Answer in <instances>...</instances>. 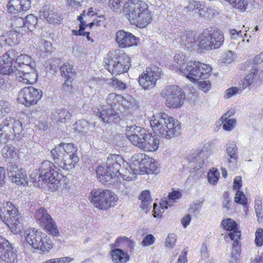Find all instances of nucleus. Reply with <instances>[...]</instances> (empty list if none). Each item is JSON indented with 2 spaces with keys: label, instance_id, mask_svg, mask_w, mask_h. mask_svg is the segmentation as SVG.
Segmentation results:
<instances>
[{
  "label": "nucleus",
  "instance_id": "7c9ffc66",
  "mask_svg": "<svg viewBox=\"0 0 263 263\" xmlns=\"http://www.w3.org/2000/svg\"><path fill=\"white\" fill-rule=\"evenodd\" d=\"M36 233L37 231L34 229H30L26 231V241L32 247H39L41 242L42 238Z\"/></svg>",
  "mask_w": 263,
  "mask_h": 263
},
{
  "label": "nucleus",
  "instance_id": "6e6552de",
  "mask_svg": "<svg viewBox=\"0 0 263 263\" xmlns=\"http://www.w3.org/2000/svg\"><path fill=\"white\" fill-rule=\"evenodd\" d=\"M209 37V31L208 29H206L198 37L197 41L192 32L190 31L183 33L177 40H178V42L180 43L182 47L186 48L189 51L191 52L197 47L200 49L209 50V44L208 45L206 44V41Z\"/></svg>",
  "mask_w": 263,
  "mask_h": 263
},
{
  "label": "nucleus",
  "instance_id": "2eb2a0df",
  "mask_svg": "<svg viewBox=\"0 0 263 263\" xmlns=\"http://www.w3.org/2000/svg\"><path fill=\"white\" fill-rule=\"evenodd\" d=\"M125 131L127 139L135 146L144 140L143 137L147 134L145 129L136 125V119L127 120Z\"/></svg>",
  "mask_w": 263,
  "mask_h": 263
},
{
  "label": "nucleus",
  "instance_id": "cd10ccee",
  "mask_svg": "<svg viewBox=\"0 0 263 263\" xmlns=\"http://www.w3.org/2000/svg\"><path fill=\"white\" fill-rule=\"evenodd\" d=\"M144 158H142L140 163L141 166L143 165L147 173H157L159 172V167L157 162L153 158H145L146 155L144 156Z\"/></svg>",
  "mask_w": 263,
  "mask_h": 263
},
{
  "label": "nucleus",
  "instance_id": "a18cd8bd",
  "mask_svg": "<svg viewBox=\"0 0 263 263\" xmlns=\"http://www.w3.org/2000/svg\"><path fill=\"white\" fill-rule=\"evenodd\" d=\"M201 6L200 2L196 1H190L188 5L185 8L186 12H194L198 13L200 11L199 8Z\"/></svg>",
  "mask_w": 263,
  "mask_h": 263
},
{
  "label": "nucleus",
  "instance_id": "13d9d810",
  "mask_svg": "<svg viewBox=\"0 0 263 263\" xmlns=\"http://www.w3.org/2000/svg\"><path fill=\"white\" fill-rule=\"evenodd\" d=\"M73 80L66 79L63 83L61 87V90L65 94H69L71 92L72 87V82Z\"/></svg>",
  "mask_w": 263,
  "mask_h": 263
},
{
  "label": "nucleus",
  "instance_id": "f257e3e1",
  "mask_svg": "<svg viewBox=\"0 0 263 263\" xmlns=\"http://www.w3.org/2000/svg\"><path fill=\"white\" fill-rule=\"evenodd\" d=\"M123 13L132 24L143 28L151 21L147 4L140 0H128L124 5Z\"/></svg>",
  "mask_w": 263,
  "mask_h": 263
},
{
  "label": "nucleus",
  "instance_id": "dca6fc26",
  "mask_svg": "<svg viewBox=\"0 0 263 263\" xmlns=\"http://www.w3.org/2000/svg\"><path fill=\"white\" fill-rule=\"evenodd\" d=\"M210 154V149L203 147L201 149H197L192 153L187 158V161L193 171L200 169L204 163L205 159H207Z\"/></svg>",
  "mask_w": 263,
  "mask_h": 263
},
{
  "label": "nucleus",
  "instance_id": "4c0bfd02",
  "mask_svg": "<svg viewBox=\"0 0 263 263\" xmlns=\"http://www.w3.org/2000/svg\"><path fill=\"white\" fill-rule=\"evenodd\" d=\"M51 153L55 163L58 166L59 164H61L62 161H63L66 155L62 146L60 144L58 145L51 151Z\"/></svg>",
  "mask_w": 263,
  "mask_h": 263
},
{
  "label": "nucleus",
  "instance_id": "0eeeda50",
  "mask_svg": "<svg viewBox=\"0 0 263 263\" xmlns=\"http://www.w3.org/2000/svg\"><path fill=\"white\" fill-rule=\"evenodd\" d=\"M130 57L126 54H108L104 59L105 67L116 75L126 72L130 66Z\"/></svg>",
  "mask_w": 263,
  "mask_h": 263
},
{
  "label": "nucleus",
  "instance_id": "774afa93",
  "mask_svg": "<svg viewBox=\"0 0 263 263\" xmlns=\"http://www.w3.org/2000/svg\"><path fill=\"white\" fill-rule=\"evenodd\" d=\"M250 263H263V251L260 249L254 259H251Z\"/></svg>",
  "mask_w": 263,
  "mask_h": 263
},
{
  "label": "nucleus",
  "instance_id": "1a4fd4ad",
  "mask_svg": "<svg viewBox=\"0 0 263 263\" xmlns=\"http://www.w3.org/2000/svg\"><path fill=\"white\" fill-rule=\"evenodd\" d=\"M89 198L91 203L96 208L103 210L114 206L118 200L117 196L112 195L108 190H93L90 193Z\"/></svg>",
  "mask_w": 263,
  "mask_h": 263
},
{
  "label": "nucleus",
  "instance_id": "7ed1b4c3",
  "mask_svg": "<svg viewBox=\"0 0 263 263\" xmlns=\"http://www.w3.org/2000/svg\"><path fill=\"white\" fill-rule=\"evenodd\" d=\"M184 58L179 54L174 56V60L181 66L179 71L192 82H195L200 79H206L212 70L210 66L201 63L196 61H190L185 64L184 63Z\"/></svg>",
  "mask_w": 263,
  "mask_h": 263
},
{
  "label": "nucleus",
  "instance_id": "f03ea898",
  "mask_svg": "<svg viewBox=\"0 0 263 263\" xmlns=\"http://www.w3.org/2000/svg\"><path fill=\"white\" fill-rule=\"evenodd\" d=\"M150 124L155 134L167 139L178 135L181 129L180 122L165 113L160 112L154 115Z\"/></svg>",
  "mask_w": 263,
  "mask_h": 263
},
{
  "label": "nucleus",
  "instance_id": "e2e57ef3",
  "mask_svg": "<svg viewBox=\"0 0 263 263\" xmlns=\"http://www.w3.org/2000/svg\"><path fill=\"white\" fill-rule=\"evenodd\" d=\"M123 0H109L108 6L114 11H117L120 9Z\"/></svg>",
  "mask_w": 263,
  "mask_h": 263
},
{
  "label": "nucleus",
  "instance_id": "393cba45",
  "mask_svg": "<svg viewBox=\"0 0 263 263\" xmlns=\"http://www.w3.org/2000/svg\"><path fill=\"white\" fill-rule=\"evenodd\" d=\"M0 258L6 263H13L17 260L16 250L13 248H0Z\"/></svg>",
  "mask_w": 263,
  "mask_h": 263
},
{
  "label": "nucleus",
  "instance_id": "680f3d73",
  "mask_svg": "<svg viewBox=\"0 0 263 263\" xmlns=\"http://www.w3.org/2000/svg\"><path fill=\"white\" fill-rule=\"evenodd\" d=\"M255 243L257 246L260 247L263 242V229L261 228L257 229L255 233Z\"/></svg>",
  "mask_w": 263,
  "mask_h": 263
},
{
  "label": "nucleus",
  "instance_id": "e433bc0d",
  "mask_svg": "<svg viewBox=\"0 0 263 263\" xmlns=\"http://www.w3.org/2000/svg\"><path fill=\"white\" fill-rule=\"evenodd\" d=\"M17 55V52L11 49L6 53L4 54L0 58V63H6L9 65H13V63L15 62V59Z\"/></svg>",
  "mask_w": 263,
  "mask_h": 263
},
{
  "label": "nucleus",
  "instance_id": "de8ad7c7",
  "mask_svg": "<svg viewBox=\"0 0 263 263\" xmlns=\"http://www.w3.org/2000/svg\"><path fill=\"white\" fill-rule=\"evenodd\" d=\"M109 84L110 86L115 87L118 90H124L126 88V84L116 78L110 79Z\"/></svg>",
  "mask_w": 263,
  "mask_h": 263
},
{
  "label": "nucleus",
  "instance_id": "bf43d9fd",
  "mask_svg": "<svg viewBox=\"0 0 263 263\" xmlns=\"http://www.w3.org/2000/svg\"><path fill=\"white\" fill-rule=\"evenodd\" d=\"M257 68L255 66L250 70L249 73L246 77V80L251 84H252L257 76Z\"/></svg>",
  "mask_w": 263,
  "mask_h": 263
},
{
  "label": "nucleus",
  "instance_id": "052dcab7",
  "mask_svg": "<svg viewBox=\"0 0 263 263\" xmlns=\"http://www.w3.org/2000/svg\"><path fill=\"white\" fill-rule=\"evenodd\" d=\"M240 92L237 87H232L226 90L224 98H230L233 96L240 93Z\"/></svg>",
  "mask_w": 263,
  "mask_h": 263
},
{
  "label": "nucleus",
  "instance_id": "72a5a7b5",
  "mask_svg": "<svg viewBox=\"0 0 263 263\" xmlns=\"http://www.w3.org/2000/svg\"><path fill=\"white\" fill-rule=\"evenodd\" d=\"M112 260L117 263H124L129 260V256L122 250L117 248L111 253Z\"/></svg>",
  "mask_w": 263,
  "mask_h": 263
},
{
  "label": "nucleus",
  "instance_id": "bb28decb",
  "mask_svg": "<svg viewBox=\"0 0 263 263\" xmlns=\"http://www.w3.org/2000/svg\"><path fill=\"white\" fill-rule=\"evenodd\" d=\"M71 114L65 108L56 109L52 112V119L58 123H65L70 119Z\"/></svg>",
  "mask_w": 263,
  "mask_h": 263
},
{
  "label": "nucleus",
  "instance_id": "4be33fe9",
  "mask_svg": "<svg viewBox=\"0 0 263 263\" xmlns=\"http://www.w3.org/2000/svg\"><path fill=\"white\" fill-rule=\"evenodd\" d=\"M104 122L117 123L120 117L119 112L115 111L114 108L103 109L99 111L97 115Z\"/></svg>",
  "mask_w": 263,
  "mask_h": 263
},
{
  "label": "nucleus",
  "instance_id": "864d4df0",
  "mask_svg": "<svg viewBox=\"0 0 263 263\" xmlns=\"http://www.w3.org/2000/svg\"><path fill=\"white\" fill-rule=\"evenodd\" d=\"M230 4L233 7L242 10H245L248 6V2L246 0H232Z\"/></svg>",
  "mask_w": 263,
  "mask_h": 263
},
{
  "label": "nucleus",
  "instance_id": "603ef678",
  "mask_svg": "<svg viewBox=\"0 0 263 263\" xmlns=\"http://www.w3.org/2000/svg\"><path fill=\"white\" fill-rule=\"evenodd\" d=\"M60 145L62 146L65 154H74V153L77 151L76 147L74 146V144L72 143H61Z\"/></svg>",
  "mask_w": 263,
  "mask_h": 263
},
{
  "label": "nucleus",
  "instance_id": "5fc2aeb1",
  "mask_svg": "<svg viewBox=\"0 0 263 263\" xmlns=\"http://www.w3.org/2000/svg\"><path fill=\"white\" fill-rule=\"evenodd\" d=\"M234 201L243 205H245L247 203L245 195L242 192L239 191H237L235 194Z\"/></svg>",
  "mask_w": 263,
  "mask_h": 263
},
{
  "label": "nucleus",
  "instance_id": "c756f323",
  "mask_svg": "<svg viewBox=\"0 0 263 263\" xmlns=\"http://www.w3.org/2000/svg\"><path fill=\"white\" fill-rule=\"evenodd\" d=\"M99 181L102 183L109 181L114 176L111 171L107 168V165L98 166L96 171Z\"/></svg>",
  "mask_w": 263,
  "mask_h": 263
},
{
  "label": "nucleus",
  "instance_id": "338daca9",
  "mask_svg": "<svg viewBox=\"0 0 263 263\" xmlns=\"http://www.w3.org/2000/svg\"><path fill=\"white\" fill-rule=\"evenodd\" d=\"M198 87L200 89L204 92H206L210 90L211 88V83L209 80H203L198 82Z\"/></svg>",
  "mask_w": 263,
  "mask_h": 263
},
{
  "label": "nucleus",
  "instance_id": "58836bf2",
  "mask_svg": "<svg viewBox=\"0 0 263 263\" xmlns=\"http://www.w3.org/2000/svg\"><path fill=\"white\" fill-rule=\"evenodd\" d=\"M121 100H122V97L121 95L112 92L107 96L106 102L108 106L115 109V108L119 104Z\"/></svg>",
  "mask_w": 263,
  "mask_h": 263
},
{
  "label": "nucleus",
  "instance_id": "aec40b11",
  "mask_svg": "<svg viewBox=\"0 0 263 263\" xmlns=\"http://www.w3.org/2000/svg\"><path fill=\"white\" fill-rule=\"evenodd\" d=\"M30 71L16 69L15 77L17 80L24 84H33L36 82L37 73L34 68H29Z\"/></svg>",
  "mask_w": 263,
  "mask_h": 263
},
{
  "label": "nucleus",
  "instance_id": "a878e982",
  "mask_svg": "<svg viewBox=\"0 0 263 263\" xmlns=\"http://www.w3.org/2000/svg\"><path fill=\"white\" fill-rule=\"evenodd\" d=\"M20 41V35L15 31L10 30L7 32L5 35L0 36V43L4 42V44L8 45L9 46H13L18 43Z\"/></svg>",
  "mask_w": 263,
  "mask_h": 263
},
{
  "label": "nucleus",
  "instance_id": "a19ab883",
  "mask_svg": "<svg viewBox=\"0 0 263 263\" xmlns=\"http://www.w3.org/2000/svg\"><path fill=\"white\" fill-rule=\"evenodd\" d=\"M181 196V194L179 192L174 191L173 192L170 193L167 196V200L165 202H163L165 205H163L161 203L162 208L167 209V205L171 206L174 202H175L176 199L180 198Z\"/></svg>",
  "mask_w": 263,
  "mask_h": 263
},
{
  "label": "nucleus",
  "instance_id": "f3484780",
  "mask_svg": "<svg viewBox=\"0 0 263 263\" xmlns=\"http://www.w3.org/2000/svg\"><path fill=\"white\" fill-rule=\"evenodd\" d=\"M221 225L224 229L230 231L227 237L226 235H223V237L233 241L232 247L240 246L239 240L240 238L241 232L238 230L236 222L232 219L228 218L222 220Z\"/></svg>",
  "mask_w": 263,
  "mask_h": 263
},
{
  "label": "nucleus",
  "instance_id": "a211bd4d",
  "mask_svg": "<svg viewBox=\"0 0 263 263\" xmlns=\"http://www.w3.org/2000/svg\"><path fill=\"white\" fill-rule=\"evenodd\" d=\"M139 38L129 32L120 30L116 32V41L120 48H125L137 44Z\"/></svg>",
  "mask_w": 263,
  "mask_h": 263
},
{
  "label": "nucleus",
  "instance_id": "9d476101",
  "mask_svg": "<svg viewBox=\"0 0 263 263\" xmlns=\"http://www.w3.org/2000/svg\"><path fill=\"white\" fill-rule=\"evenodd\" d=\"M161 95L165 99V105L169 108H180L185 99L183 90L174 85L166 86L161 92Z\"/></svg>",
  "mask_w": 263,
  "mask_h": 263
},
{
  "label": "nucleus",
  "instance_id": "39448f33",
  "mask_svg": "<svg viewBox=\"0 0 263 263\" xmlns=\"http://www.w3.org/2000/svg\"><path fill=\"white\" fill-rule=\"evenodd\" d=\"M23 131L21 122L16 118L9 116L0 123V143H6L9 139L18 138Z\"/></svg>",
  "mask_w": 263,
  "mask_h": 263
},
{
  "label": "nucleus",
  "instance_id": "473e14b6",
  "mask_svg": "<svg viewBox=\"0 0 263 263\" xmlns=\"http://www.w3.org/2000/svg\"><path fill=\"white\" fill-rule=\"evenodd\" d=\"M139 199L141 200V208L145 213H147L151 208L152 200L149 191L147 190L142 191L139 197Z\"/></svg>",
  "mask_w": 263,
  "mask_h": 263
},
{
  "label": "nucleus",
  "instance_id": "37998d69",
  "mask_svg": "<svg viewBox=\"0 0 263 263\" xmlns=\"http://www.w3.org/2000/svg\"><path fill=\"white\" fill-rule=\"evenodd\" d=\"M16 69L15 66L13 68L12 65H9L8 64L0 63V72L5 75H12L15 76V72Z\"/></svg>",
  "mask_w": 263,
  "mask_h": 263
},
{
  "label": "nucleus",
  "instance_id": "b1692460",
  "mask_svg": "<svg viewBox=\"0 0 263 263\" xmlns=\"http://www.w3.org/2000/svg\"><path fill=\"white\" fill-rule=\"evenodd\" d=\"M208 30L211 41L213 42V48L215 49L219 48L224 41L223 34L220 30L216 28H211Z\"/></svg>",
  "mask_w": 263,
  "mask_h": 263
},
{
  "label": "nucleus",
  "instance_id": "20e7f679",
  "mask_svg": "<svg viewBox=\"0 0 263 263\" xmlns=\"http://www.w3.org/2000/svg\"><path fill=\"white\" fill-rule=\"evenodd\" d=\"M0 216L13 234L21 232L23 226L20 221L18 211L11 202H6L0 208Z\"/></svg>",
  "mask_w": 263,
  "mask_h": 263
},
{
  "label": "nucleus",
  "instance_id": "412c9836",
  "mask_svg": "<svg viewBox=\"0 0 263 263\" xmlns=\"http://www.w3.org/2000/svg\"><path fill=\"white\" fill-rule=\"evenodd\" d=\"M30 7V0H10L7 4L8 11L14 13L27 11Z\"/></svg>",
  "mask_w": 263,
  "mask_h": 263
},
{
  "label": "nucleus",
  "instance_id": "69168bd1",
  "mask_svg": "<svg viewBox=\"0 0 263 263\" xmlns=\"http://www.w3.org/2000/svg\"><path fill=\"white\" fill-rule=\"evenodd\" d=\"M256 215L258 218L263 217V209L261 206V202L260 200L256 201L254 206Z\"/></svg>",
  "mask_w": 263,
  "mask_h": 263
},
{
  "label": "nucleus",
  "instance_id": "c03bdc74",
  "mask_svg": "<svg viewBox=\"0 0 263 263\" xmlns=\"http://www.w3.org/2000/svg\"><path fill=\"white\" fill-rule=\"evenodd\" d=\"M36 24L37 18L33 14L28 15L25 18V21H24V25L28 27V29L30 30V31L35 28Z\"/></svg>",
  "mask_w": 263,
  "mask_h": 263
},
{
  "label": "nucleus",
  "instance_id": "6e6d98bb",
  "mask_svg": "<svg viewBox=\"0 0 263 263\" xmlns=\"http://www.w3.org/2000/svg\"><path fill=\"white\" fill-rule=\"evenodd\" d=\"M122 106L126 109H129L134 106L135 100L132 96H128L125 99L121 100Z\"/></svg>",
  "mask_w": 263,
  "mask_h": 263
},
{
  "label": "nucleus",
  "instance_id": "8fccbe9b",
  "mask_svg": "<svg viewBox=\"0 0 263 263\" xmlns=\"http://www.w3.org/2000/svg\"><path fill=\"white\" fill-rule=\"evenodd\" d=\"M46 17L47 21L50 24H59L60 22L59 14L53 11H50Z\"/></svg>",
  "mask_w": 263,
  "mask_h": 263
},
{
  "label": "nucleus",
  "instance_id": "6ab92c4d",
  "mask_svg": "<svg viewBox=\"0 0 263 263\" xmlns=\"http://www.w3.org/2000/svg\"><path fill=\"white\" fill-rule=\"evenodd\" d=\"M143 139L144 140H141L135 146L145 151L154 152L158 149L159 140L156 136L147 133Z\"/></svg>",
  "mask_w": 263,
  "mask_h": 263
},
{
  "label": "nucleus",
  "instance_id": "423d86ee",
  "mask_svg": "<svg viewBox=\"0 0 263 263\" xmlns=\"http://www.w3.org/2000/svg\"><path fill=\"white\" fill-rule=\"evenodd\" d=\"M59 170L53 163L48 160L44 161L41 163L39 168V180L41 179L45 183L52 185L53 186H49L50 188L57 189L63 177L59 172Z\"/></svg>",
  "mask_w": 263,
  "mask_h": 263
},
{
  "label": "nucleus",
  "instance_id": "0e129e2a",
  "mask_svg": "<svg viewBox=\"0 0 263 263\" xmlns=\"http://www.w3.org/2000/svg\"><path fill=\"white\" fill-rule=\"evenodd\" d=\"M201 204L200 203H194L191 204L190 208L189 209V212L196 216L198 214L199 211L201 209Z\"/></svg>",
  "mask_w": 263,
  "mask_h": 263
},
{
  "label": "nucleus",
  "instance_id": "4468645a",
  "mask_svg": "<svg viewBox=\"0 0 263 263\" xmlns=\"http://www.w3.org/2000/svg\"><path fill=\"white\" fill-rule=\"evenodd\" d=\"M161 70L155 65L147 67L145 72L141 74L139 78V84L144 89H149L153 88L156 81L160 78Z\"/></svg>",
  "mask_w": 263,
  "mask_h": 263
},
{
  "label": "nucleus",
  "instance_id": "5701e85b",
  "mask_svg": "<svg viewBox=\"0 0 263 263\" xmlns=\"http://www.w3.org/2000/svg\"><path fill=\"white\" fill-rule=\"evenodd\" d=\"M227 153L224 155V161L228 162L229 165L236 162L238 158L237 154L238 148L235 143L232 142L227 144Z\"/></svg>",
  "mask_w": 263,
  "mask_h": 263
},
{
  "label": "nucleus",
  "instance_id": "4d7b16f0",
  "mask_svg": "<svg viewBox=\"0 0 263 263\" xmlns=\"http://www.w3.org/2000/svg\"><path fill=\"white\" fill-rule=\"evenodd\" d=\"M219 175V172L217 170L211 171L208 174L209 182L212 184H215L218 180Z\"/></svg>",
  "mask_w": 263,
  "mask_h": 263
},
{
  "label": "nucleus",
  "instance_id": "3c124183",
  "mask_svg": "<svg viewBox=\"0 0 263 263\" xmlns=\"http://www.w3.org/2000/svg\"><path fill=\"white\" fill-rule=\"evenodd\" d=\"M11 111L10 105L8 101H0V117L6 116Z\"/></svg>",
  "mask_w": 263,
  "mask_h": 263
},
{
  "label": "nucleus",
  "instance_id": "f704fd0d",
  "mask_svg": "<svg viewBox=\"0 0 263 263\" xmlns=\"http://www.w3.org/2000/svg\"><path fill=\"white\" fill-rule=\"evenodd\" d=\"M15 63H17L20 66L21 65H25L26 68H23L27 70V68H33L35 67V63L31 61V58L26 54H21L17 55L15 59Z\"/></svg>",
  "mask_w": 263,
  "mask_h": 263
},
{
  "label": "nucleus",
  "instance_id": "2f4dec72",
  "mask_svg": "<svg viewBox=\"0 0 263 263\" xmlns=\"http://www.w3.org/2000/svg\"><path fill=\"white\" fill-rule=\"evenodd\" d=\"M10 178L12 181L17 185H28L26 171L22 168L17 171L14 175L12 174Z\"/></svg>",
  "mask_w": 263,
  "mask_h": 263
},
{
  "label": "nucleus",
  "instance_id": "f8f14e48",
  "mask_svg": "<svg viewBox=\"0 0 263 263\" xmlns=\"http://www.w3.org/2000/svg\"><path fill=\"white\" fill-rule=\"evenodd\" d=\"M42 95V91L40 89L32 86L25 87L19 91L17 101L26 106H30L36 104Z\"/></svg>",
  "mask_w": 263,
  "mask_h": 263
},
{
  "label": "nucleus",
  "instance_id": "09e8293b",
  "mask_svg": "<svg viewBox=\"0 0 263 263\" xmlns=\"http://www.w3.org/2000/svg\"><path fill=\"white\" fill-rule=\"evenodd\" d=\"M2 154L6 158L13 157L16 154L14 147L11 145H5L2 149Z\"/></svg>",
  "mask_w": 263,
  "mask_h": 263
},
{
  "label": "nucleus",
  "instance_id": "ddd939ff",
  "mask_svg": "<svg viewBox=\"0 0 263 263\" xmlns=\"http://www.w3.org/2000/svg\"><path fill=\"white\" fill-rule=\"evenodd\" d=\"M121 163L124 165V163L127 164L123 158L119 155H110L106 160L107 168L111 171L114 177H120L124 180H129L130 177L127 176L125 173L127 170L125 167L121 168Z\"/></svg>",
  "mask_w": 263,
  "mask_h": 263
},
{
  "label": "nucleus",
  "instance_id": "c9c22d12",
  "mask_svg": "<svg viewBox=\"0 0 263 263\" xmlns=\"http://www.w3.org/2000/svg\"><path fill=\"white\" fill-rule=\"evenodd\" d=\"M72 66L69 63H65L60 68L61 74L66 79L74 80L76 73Z\"/></svg>",
  "mask_w": 263,
  "mask_h": 263
},
{
  "label": "nucleus",
  "instance_id": "9b49d317",
  "mask_svg": "<svg viewBox=\"0 0 263 263\" xmlns=\"http://www.w3.org/2000/svg\"><path fill=\"white\" fill-rule=\"evenodd\" d=\"M34 217L38 223L44 228L49 234L53 236H58L59 235L55 222L44 208H40L37 210L34 214Z\"/></svg>",
  "mask_w": 263,
  "mask_h": 263
},
{
  "label": "nucleus",
  "instance_id": "ea45409f",
  "mask_svg": "<svg viewBox=\"0 0 263 263\" xmlns=\"http://www.w3.org/2000/svg\"><path fill=\"white\" fill-rule=\"evenodd\" d=\"M135 245V242L126 236H120L118 237L115 243L112 245V247H133Z\"/></svg>",
  "mask_w": 263,
  "mask_h": 263
},
{
  "label": "nucleus",
  "instance_id": "79ce46f5",
  "mask_svg": "<svg viewBox=\"0 0 263 263\" xmlns=\"http://www.w3.org/2000/svg\"><path fill=\"white\" fill-rule=\"evenodd\" d=\"M227 118L226 114L223 115L221 118L222 120H225V122L222 124V127L226 131H231L234 128L236 123V120L235 118L227 120Z\"/></svg>",
  "mask_w": 263,
  "mask_h": 263
},
{
  "label": "nucleus",
  "instance_id": "c85d7f7f",
  "mask_svg": "<svg viewBox=\"0 0 263 263\" xmlns=\"http://www.w3.org/2000/svg\"><path fill=\"white\" fill-rule=\"evenodd\" d=\"M78 161L79 158L75 154H66L64 159L62 161V164H59V166L63 170H69L73 168Z\"/></svg>",
  "mask_w": 263,
  "mask_h": 263
},
{
  "label": "nucleus",
  "instance_id": "49530a36",
  "mask_svg": "<svg viewBox=\"0 0 263 263\" xmlns=\"http://www.w3.org/2000/svg\"><path fill=\"white\" fill-rule=\"evenodd\" d=\"M73 128L78 133H83L86 132L88 128V122L84 120H79L73 124Z\"/></svg>",
  "mask_w": 263,
  "mask_h": 263
}]
</instances>
